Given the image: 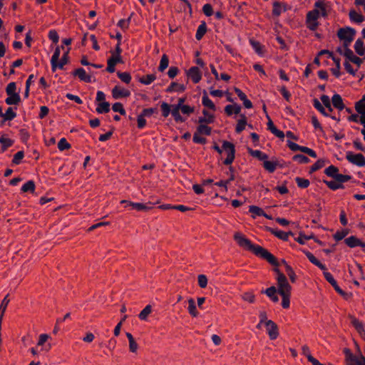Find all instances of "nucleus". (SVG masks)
Wrapping results in <instances>:
<instances>
[{
	"label": "nucleus",
	"mask_w": 365,
	"mask_h": 365,
	"mask_svg": "<svg viewBox=\"0 0 365 365\" xmlns=\"http://www.w3.org/2000/svg\"><path fill=\"white\" fill-rule=\"evenodd\" d=\"M351 178V175H342L338 174L336 175V177L334 178L336 181H338L339 183L342 184L343 182L349 181Z\"/></svg>",
	"instance_id": "774afa93"
},
{
	"label": "nucleus",
	"mask_w": 365,
	"mask_h": 365,
	"mask_svg": "<svg viewBox=\"0 0 365 365\" xmlns=\"http://www.w3.org/2000/svg\"><path fill=\"white\" fill-rule=\"evenodd\" d=\"M354 50L356 53L359 56L365 55V44L361 38H358L354 43Z\"/></svg>",
	"instance_id": "cd10ccee"
},
{
	"label": "nucleus",
	"mask_w": 365,
	"mask_h": 365,
	"mask_svg": "<svg viewBox=\"0 0 365 365\" xmlns=\"http://www.w3.org/2000/svg\"><path fill=\"white\" fill-rule=\"evenodd\" d=\"M268 230L274 236L284 241H287L289 235H292V232H286L277 229L269 228Z\"/></svg>",
	"instance_id": "6ab92c4d"
},
{
	"label": "nucleus",
	"mask_w": 365,
	"mask_h": 365,
	"mask_svg": "<svg viewBox=\"0 0 365 365\" xmlns=\"http://www.w3.org/2000/svg\"><path fill=\"white\" fill-rule=\"evenodd\" d=\"M235 92L240 98V99L243 102V105L246 108H252V102L247 99V96L240 88H235Z\"/></svg>",
	"instance_id": "f3484780"
},
{
	"label": "nucleus",
	"mask_w": 365,
	"mask_h": 365,
	"mask_svg": "<svg viewBox=\"0 0 365 365\" xmlns=\"http://www.w3.org/2000/svg\"><path fill=\"white\" fill-rule=\"evenodd\" d=\"M162 115L163 117L167 118L171 113L170 106L165 102L162 103L161 106Z\"/></svg>",
	"instance_id": "680f3d73"
},
{
	"label": "nucleus",
	"mask_w": 365,
	"mask_h": 365,
	"mask_svg": "<svg viewBox=\"0 0 365 365\" xmlns=\"http://www.w3.org/2000/svg\"><path fill=\"white\" fill-rule=\"evenodd\" d=\"M305 255L310 262L313 264L318 267L322 271L327 270L326 266L322 264L312 252L307 251L305 252Z\"/></svg>",
	"instance_id": "2eb2a0df"
},
{
	"label": "nucleus",
	"mask_w": 365,
	"mask_h": 365,
	"mask_svg": "<svg viewBox=\"0 0 365 365\" xmlns=\"http://www.w3.org/2000/svg\"><path fill=\"white\" fill-rule=\"evenodd\" d=\"M295 180L298 187L301 188H307L309 185V181L307 179L297 178Z\"/></svg>",
	"instance_id": "338daca9"
},
{
	"label": "nucleus",
	"mask_w": 365,
	"mask_h": 365,
	"mask_svg": "<svg viewBox=\"0 0 365 365\" xmlns=\"http://www.w3.org/2000/svg\"><path fill=\"white\" fill-rule=\"evenodd\" d=\"M277 292L280 295H291L292 287L289 284L287 277L277 270Z\"/></svg>",
	"instance_id": "7ed1b4c3"
},
{
	"label": "nucleus",
	"mask_w": 365,
	"mask_h": 365,
	"mask_svg": "<svg viewBox=\"0 0 365 365\" xmlns=\"http://www.w3.org/2000/svg\"><path fill=\"white\" fill-rule=\"evenodd\" d=\"M249 211L253 215V217H255V216H262L265 215V212L264 210L255 205H251L249 207Z\"/></svg>",
	"instance_id": "37998d69"
},
{
	"label": "nucleus",
	"mask_w": 365,
	"mask_h": 365,
	"mask_svg": "<svg viewBox=\"0 0 365 365\" xmlns=\"http://www.w3.org/2000/svg\"><path fill=\"white\" fill-rule=\"evenodd\" d=\"M61 55V48L57 46L54 51V53L51 59V65L52 71H56L57 69V62L59 60V57Z\"/></svg>",
	"instance_id": "412c9836"
},
{
	"label": "nucleus",
	"mask_w": 365,
	"mask_h": 365,
	"mask_svg": "<svg viewBox=\"0 0 365 365\" xmlns=\"http://www.w3.org/2000/svg\"><path fill=\"white\" fill-rule=\"evenodd\" d=\"M250 43L252 46V48L255 50V51L257 54H259V55L263 54V53H264L263 46L261 45V43L259 41L251 39L250 41Z\"/></svg>",
	"instance_id": "a19ab883"
},
{
	"label": "nucleus",
	"mask_w": 365,
	"mask_h": 365,
	"mask_svg": "<svg viewBox=\"0 0 365 365\" xmlns=\"http://www.w3.org/2000/svg\"><path fill=\"white\" fill-rule=\"evenodd\" d=\"M347 365H365V357L361 354L354 355L349 354L346 356Z\"/></svg>",
	"instance_id": "1a4fd4ad"
},
{
	"label": "nucleus",
	"mask_w": 365,
	"mask_h": 365,
	"mask_svg": "<svg viewBox=\"0 0 365 365\" xmlns=\"http://www.w3.org/2000/svg\"><path fill=\"white\" fill-rule=\"evenodd\" d=\"M202 114H203V116L199 118L200 123L210 124V123H212L215 121L214 114L210 113L206 109H204L202 110Z\"/></svg>",
	"instance_id": "4468645a"
},
{
	"label": "nucleus",
	"mask_w": 365,
	"mask_h": 365,
	"mask_svg": "<svg viewBox=\"0 0 365 365\" xmlns=\"http://www.w3.org/2000/svg\"><path fill=\"white\" fill-rule=\"evenodd\" d=\"M71 148V145L67 142L66 139L63 138L58 143V148L59 150L63 151L68 150Z\"/></svg>",
	"instance_id": "052dcab7"
},
{
	"label": "nucleus",
	"mask_w": 365,
	"mask_h": 365,
	"mask_svg": "<svg viewBox=\"0 0 365 365\" xmlns=\"http://www.w3.org/2000/svg\"><path fill=\"white\" fill-rule=\"evenodd\" d=\"M241 111V106L237 104H232L227 105L225 108V112L227 115H231L232 114H239Z\"/></svg>",
	"instance_id": "a878e982"
},
{
	"label": "nucleus",
	"mask_w": 365,
	"mask_h": 365,
	"mask_svg": "<svg viewBox=\"0 0 365 365\" xmlns=\"http://www.w3.org/2000/svg\"><path fill=\"white\" fill-rule=\"evenodd\" d=\"M313 106L317 110H319L324 116H329V113H327L324 107L317 99L314 100Z\"/></svg>",
	"instance_id": "3c124183"
},
{
	"label": "nucleus",
	"mask_w": 365,
	"mask_h": 365,
	"mask_svg": "<svg viewBox=\"0 0 365 365\" xmlns=\"http://www.w3.org/2000/svg\"><path fill=\"white\" fill-rule=\"evenodd\" d=\"M24 157V153L23 151H18L13 158L12 163L15 165H19L21 163V160Z\"/></svg>",
	"instance_id": "69168bd1"
},
{
	"label": "nucleus",
	"mask_w": 365,
	"mask_h": 365,
	"mask_svg": "<svg viewBox=\"0 0 365 365\" xmlns=\"http://www.w3.org/2000/svg\"><path fill=\"white\" fill-rule=\"evenodd\" d=\"M16 117V113L15 112V110H14L13 108L9 107L7 108V110L4 113L3 120L4 121L12 120Z\"/></svg>",
	"instance_id": "e433bc0d"
},
{
	"label": "nucleus",
	"mask_w": 365,
	"mask_h": 365,
	"mask_svg": "<svg viewBox=\"0 0 365 365\" xmlns=\"http://www.w3.org/2000/svg\"><path fill=\"white\" fill-rule=\"evenodd\" d=\"M277 166V163L273 160H268L267 159L263 162V167L269 173H273Z\"/></svg>",
	"instance_id": "7c9ffc66"
},
{
	"label": "nucleus",
	"mask_w": 365,
	"mask_h": 365,
	"mask_svg": "<svg viewBox=\"0 0 365 365\" xmlns=\"http://www.w3.org/2000/svg\"><path fill=\"white\" fill-rule=\"evenodd\" d=\"M35 190V183L33 180H29L21 187V191L24 192H34Z\"/></svg>",
	"instance_id": "58836bf2"
},
{
	"label": "nucleus",
	"mask_w": 365,
	"mask_h": 365,
	"mask_svg": "<svg viewBox=\"0 0 365 365\" xmlns=\"http://www.w3.org/2000/svg\"><path fill=\"white\" fill-rule=\"evenodd\" d=\"M346 245L349 247H357L360 240L354 236H351L345 239L344 240Z\"/></svg>",
	"instance_id": "c03bdc74"
},
{
	"label": "nucleus",
	"mask_w": 365,
	"mask_h": 365,
	"mask_svg": "<svg viewBox=\"0 0 365 365\" xmlns=\"http://www.w3.org/2000/svg\"><path fill=\"white\" fill-rule=\"evenodd\" d=\"M207 31V26L205 22H202L201 24L199 25L197 27L195 38L197 40H200L203 36L205 34Z\"/></svg>",
	"instance_id": "f704fd0d"
},
{
	"label": "nucleus",
	"mask_w": 365,
	"mask_h": 365,
	"mask_svg": "<svg viewBox=\"0 0 365 365\" xmlns=\"http://www.w3.org/2000/svg\"><path fill=\"white\" fill-rule=\"evenodd\" d=\"M152 312V307L150 305H147L139 314L138 317L141 320H146L148 315Z\"/></svg>",
	"instance_id": "5fc2aeb1"
},
{
	"label": "nucleus",
	"mask_w": 365,
	"mask_h": 365,
	"mask_svg": "<svg viewBox=\"0 0 365 365\" xmlns=\"http://www.w3.org/2000/svg\"><path fill=\"white\" fill-rule=\"evenodd\" d=\"M348 120L351 122L359 123L362 125L365 123V115L364 114H352Z\"/></svg>",
	"instance_id": "473e14b6"
},
{
	"label": "nucleus",
	"mask_w": 365,
	"mask_h": 365,
	"mask_svg": "<svg viewBox=\"0 0 365 365\" xmlns=\"http://www.w3.org/2000/svg\"><path fill=\"white\" fill-rule=\"evenodd\" d=\"M110 110V103L108 102L98 103L96 107V112L98 113H106Z\"/></svg>",
	"instance_id": "72a5a7b5"
},
{
	"label": "nucleus",
	"mask_w": 365,
	"mask_h": 365,
	"mask_svg": "<svg viewBox=\"0 0 365 365\" xmlns=\"http://www.w3.org/2000/svg\"><path fill=\"white\" fill-rule=\"evenodd\" d=\"M327 8V2L325 0H317L313 9L319 12V16L327 17L328 16Z\"/></svg>",
	"instance_id": "9d476101"
},
{
	"label": "nucleus",
	"mask_w": 365,
	"mask_h": 365,
	"mask_svg": "<svg viewBox=\"0 0 365 365\" xmlns=\"http://www.w3.org/2000/svg\"><path fill=\"white\" fill-rule=\"evenodd\" d=\"M351 324L359 334L365 339V325L356 318L351 319Z\"/></svg>",
	"instance_id": "a211bd4d"
},
{
	"label": "nucleus",
	"mask_w": 365,
	"mask_h": 365,
	"mask_svg": "<svg viewBox=\"0 0 365 365\" xmlns=\"http://www.w3.org/2000/svg\"><path fill=\"white\" fill-rule=\"evenodd\" d=\"M187 74L194 83H197L200 82L202 78L201 72L200 69L196 66L191 67L188 70Z\"/></svg>",
	"instance_id": "ddd939ff"
},
{
	"label": "nucleus",
	"mask_w": 365,
	"mask_h": 365,
	"mask_svg": "<svg viewBox=\"0 0 365 365\" xmlns=\"http://www.w3.org/2000/svg\"><path fill=\"white\" fill-rule=\"evenodd\" d=\"M185 90V87L183 85L177 83H172L167 88V92H180L183 91Z\"/></svg>",
	"instance_id": "49530a36"
},
{
	"label": "nucleus",
	"mask_w": 365,
	"mask_h": 365,
	"mask_svg": "<svg viewBox=\"0 0 365 365\" xmlns=\"http://www.w3.org/2000/svg\"><path fill=\"white\" fill-rule=\"evenodd\" d=\"M331 103L334 107L339 110H342L344 108V104L342 98L339 94H334L332 96Z\"/></svg>",
	"instance_id": "4be33fe9"
},
{
	"label": "nucleus",
	"mask_w": 365,
	"mask_h": 365,
	"mask_svg": "<svg viewBox=\"0 0 365 365\" xmlns=\"http://www.w3.org/2000/svg\"><path fill=\"white\" fill-rule=\"evenodd\" d=\"M287 9L284 4L275 1L273 3L272 14L279 16L282 13L286 11Z\"/></svg>",
	"instance_id": "b1692460"
},
{
	"label": "nucleus",
	"mask_w": 365,
	"mask_h": 365,
	"mask_svg": "<svg viewBox=\"0 0 365 365\" xmlns=\"http://www.w3.org/2000/svg\"><path fill=\"white\" fill-rule=\"evenodd\" d=\"M319 12L317 10H311L307 12L306 16V26L310 31H314L317 29L319 26Z\"/></svg>",
	"instance_id": "20e7f679"
},
{
	"label": "nucleus",
	"mask_w": 365,
	"mask_h": 365,
	"mask_svg": "<svg viewBox=\"0 0 365 365\" xmlns=\"http://www.w3.org/2000/svg\"><path fill=\"white\" fill-rule=\"evenodd\" d=\"M339 169L334 165H330L327 168L324 170V173L327 175L334 178L336 175L338 174Z\"/></svg>",
	"instance_id": "864d4df0"
},
{
	"label": "nucleus",
	"mask_w": 365,
	"mask_h": 365,
	"mask_svg": "<svg viewBox=\"0 0 365 365\" xmlns=\"http://www.w3.org/2000/svg\"><path fill=\"white\" fill-rule=\"evenodd\" d=\"M0 143L1 144L2 151L4 152L8 148L12 145L13 140L9 138L1 136L0 138Z\"/></svg>",
	"instance_id": "ea45409f"
},
{
	"label": "nucleus",
	"mask_w": 365,
	"mask_h": 365,
	"mask_svg": "<svg viewBox=\"0 0 365 365\" xmlns=\"http://www.w3.org/2000/svg\"><path fill=\"white\" fill-rule=\"evenodd\" d=\"M118 77L125 83L129 84L131 81V76L128 72H118Z\"/></svg>",
	"instance_id": "603ef678"
},
{
	"label": "nucleus",
	"mask_w": 365,
	"mask_h": 365,
	"mask_svg": "<svg viewBox=\"0 0 365 365\" xmlns=\"http://www.w3.org/2000/svg\"><path fill=\"white\" fill-rule=\"evenodd\" d=\"M320 99L323 105L327 108V110L329 112H331L332 108L331 106V101L329 97L327 95H322L320 97Z\"/></svg>",
	"instance_id": "bf43d9fd"
},
{
	"label": "nucleus",
	"mask_w": 365,
	"mask_h": 365,
	"mask_svg": "<svg viewBox=\"0 0 365 365\" xmlns=\"http://www.w3.org/2000/svg\"><path fill=\"white\" fill-rule=\"evenodd\" d=\"M337 51L345 56L347 60L357 65L358 67L362 63V59L354 55V52L349 48H337Z\"/></svg>",
	"instance_id": "0eeeda50"
},
{
	"label": "nucleus",
	"mask_w": 365,
	"mask_h": 365,
	"mask_svg": "<svg viewBox=\"0 0 365 365\" xmlns=\"http://www.w3.org/2000/svg\"><path fill=\"white\" fill-rule=\"evenodd\" d=\"M16 84L15 82L9 83L6 88V93L7 96H11L13 94H19V92L16 91Z\"/></svg>",
	"instance_id": "8fccbe9b"
},
{
	"label": "nucleus",
	"mask_w": 365,
	"mask_h": 365,
	"mask_svg": "<svg viewBox=\"0 0 365 365\" xmlns=\"http://www.w3.org/2000/svg\"><path fill=\"white\" fill-rule=\"evenodd\" d=\"M247 125V118L245 114H241L240 115V119L237 120V123L235 127V132L237 133H240L242 130L245 129Z\"/></svg>",
	"instance_id": "5701e85b"
},
{
	"label": "nucleus",
	"mask_w": 365,
	"mask_h": 365,
	"mask_svg": "<svg viewBox=\"0 0 365 365\" xmlns=\"http://www.w3.org/2000/svg\"><path fill=\"white\" fill-rule=\"evenodd\" d=\"M222 149L227 155V157L224 160V164L231 165L234 161L235 156V145L232 143L224 141L222 144Z\"/></svg>",
	"instance_id": "39448f33"
},
{
	"label": "nucleus",
	"mask_w": 365,
	"mask_h": 365,
	"mask_svg": "<svg viewBox=\"0 0 365 365\" xmlns=\"http://www.w3.org/2000/svg\"><path fill=\"white\" fill-rule=\"evenodd\" d=\"M171 114L177 122H183L185 120L180 114V108L172 106Z\"/></svg>",
	"instance_id": "6e6d98bb"
},
{
	"label": "nucleus",
	"mask_w": 365,
	"mask_h": 365,
	"mask_svg": "<svg viewBox=\"0 0 365 365\" xmlns=\"http://www.w3.org/2000/svg\"><path fill=\"white\" fill-rule=\"evenodd\" d=\"M355 109L359 114L365 115V94L360 101L355 103Z\"/></svg>",
	"instance_id": "2f4dec72"
},
{
	"label": "nucleus",
	"mask_w": 365,
	"mask_h": 365,
	"mask_svg": "<svg viewBox=\"0 0 365 365\" xmlns=\"http://www.w3.org/2000/svg\"><path fill=\"white\" fill-rule=\"evenodd\" d=\"M20 102V94H13L11 96H8V97L5 99V103L9 106L18 105Z\"/></svg>",
	"instance_id": "c756f323"
},
{
	"label": "nucleus",
	"mask_w": 365,
	"mask_h": 365,
	"mask_svg": "<svg viewBox=\"0 0 365 365\" xmlns=\"http://www.w3.org/2000/svg\"><path fill=\"white\" fill-rule=\"evenodd\" d=\"M70 51V48H68V50L64 53L61 59L58 61L57 62V68L63 69V66L68 63V52Z\"/></svg>",
	"instance_id": "de8ad7c7"
},
{
	"label": "nucleus",
	"mask_w": 365,
	"mask_h": 365,
	"mask_svg": "<svg viewBox=\"0 0 365 365\" xmlns=\"http://www.w3.org/2000/svg\"><path fill=\"white\" fill-rule=\"evenodd\" d=\"M122 61L121 56L112 53V56L108 59L106 70L109 73H113L115 70V67L118 63Z\"/></svg>",
	"instance_id": "9b49d317"
},
{
	"label": "nucleus",
	"mask_w": 365,
	"mask_h": 365,
	"mask_svg": "<svg viewBox=\"0 0 365 365\" xmlns=\"http://www.w3.org/2000/svg\"><path fill=\"white\" fill-rule=\"evenodd\" d=\"M356 35V31L351 27L341 28L338 30L337 36L339 38L343 41V47L341 48H349L353 41Z\"/></svg>",
	"instance_id": "f03ea898"
},
{
	"label": "nucleus",
	"mask_w": 365,
	"mask_h": 365,
	"mask_svg": "<svg viewBox=\"0 0 365 365\" xmlns=\"http://www.w3.org/2000/svg\"><path fill=\"white\" fill-rule=\"evenodd\" d=\"M156 79V76L153 73L148 74L141 77L139 81L144 85H150Z\"/></svg>",
	"instance_id": "c9c22d12"
},
{
	"label": "nucleus",
	"mask_w": 365,
	"mask_h": 365,
	"mask_svg": "<svg viewBox=\"0 0 365 365\" xmlns=\"http://www.w3.org/2000/svg\"><path fill=\"white\" fill-rule=\"evenodd\" d=\"M267 118L269 119L268 123H267V129L269 130H270L277 137L282 138V139L284 138V133L282 130H278L275 127V125H274L272 120L269 118V116H267Z\"/></svg>",
	"instance_id": "aec40b11"
},
{
	"label": "nucleus",
	"mask_w": 365,
	"mask_h": 365,
	"mask_svg": "<svg viewBox=\"0 0 365 365\" xmlns=\"http://www.w3.org/2000/svg\"><path fill=\"white\" fill-rule=\"evenodd\" d=\"M197 132H198L200 134L210 135L211 134V128L204 125L203 123H200V125L197 127Z\"/></svg>",
	"instance_id": "4d7b16f0"
},
{
	"label": "nucleus",
	"mask_w": 365,
	"mask_h": 365,
	"mask_svg": "<svg viewBox=\"0 0 365 365\" xmlns=\"http://www.w3.org/2000/svg\"><path fill=\"white\" fill-rule=\"evenodd\" d=\"M293 160L301 164H307L309 162L307 157L301 154L294 155Z\"/></svg>",
	"instance_id": "0e129e2a"
},
{
	"label": "nucleus",
	"mask_w": 365,
	"mask_h": 365,
	"mask_svg": "<svg viewBox=\"0 0 365 365\" xmlns=\"http://www.w3.org/2000/svg\"><path fill=\"white\" fill-rule=\"evenodd\" d=\"M251 154L253 157H255L263 162L268 158L266 153L258 150H252Z\"/></svg>",
	"instance_id": "13d9d810"
},
{
	"label": "nucleus",
	"mask_w": 365,
	"mask_h": 365,
	"mask_svg": "<svg viewBox=\"0 0 365 365\" xmlns=\"http://www.w3.org/2000/svg\"><path fill=\"white\" fill-rule=\"evenodd\" d=\"M151 202L148 203H140V202H133L131 204V207L138 210V211H148L153 208Z\"/></svg>",
	"instance_id": "393cba45"
},
{
	"label": "nucleus",
	"mask_w": 365,
	"mask_h": 365,
	"mask_svg": "<svg viewBox=\"0 0 365 365\" xmlns=\"http://www.w3.org/2000/svg\"><path fill=\"white\" fill-rule=\"evenodd\" d=\"M283 262L285 264V270H286L287 274L289 277L291 282L293 283L295 282L297 277H296L294 271L289 264H287L286 263V262L284 260L283 261Z\"/></svg>",
	"instance_id": "a18cd8bd"
},
{
	"label": "nucleus",
	"mask_w": 365,
	"mask_h": 365,
	"mask_svg": "<svg viewBox=\"0 0 365 365\" xmlns=\"http://www.w3.org/2000/svg\"><path fill=\"white\" fill-rule=\"evenodd\" d=\"M168 64H169L168 57L165 54H163L162 56L160 61L158 70L161 72L164 71L168 68Z\"/></svg>",
	"instance_id": "09e8293b"
},
{
	"label": "nucleus",
	"mask_w": 365,
	"mask_h": 365,
	"mask_svg": "<svg viewBox=\"0 0 365 365\" xmlns=\"http://www.w3.org/2000/svg\"><path fill=\"white\" fill-rule=\"evenodd\" d=\"M324 183L327 185L329 188H330L332 190H336L344 187L343 185L339 183L336 180L330 181L324 180Z\"/></svg>",
	"instance_id": "79ce46f5"
},
{
	"label": "nucleus",
	"mask_w": 365,
	"mask_h": 365,
	"mask_svg": "<svg viewBox=\"0 0 365 365\" xmlns=\"http://www.w3.org/2000/svg\"><path fill=\"white\" fill-rule=\"evenodd\" d=\"M266 327L267 334L270 339L273 340L277 338L279 332L277 324L272 320L266 321Z\"/></svg>",
	"instance_id": "f8f14e48"
},
{
	"label": "nucleus",
	"mask_w": 365,
	"mask_h": 365,
	"mask_svg": "<svg viewBox=\"0 0 365 365\" xmlns=\"http://www.w3.org/2000/svg\"><path fill=\"white\" fill-rule=\"evenodd\" d=\"M112 109L114 112H118L120 114L125 115L126 112L125 110L123 108V106L121 103H115L113 106Z\"/></svg>",
	"instance_id": "e2e57ef3"
},
{
	"label": "nucleus",
	"mask_w": 365,
	"mask_h": 365,
	"mask_svg": "<svg viewBox=\"0 0 365 365\" xmlns=\"http://www.w3.org/2000/svg\"><path fill=\"white\" fill-rule=\"evenodd\" d=\"M202 105H203L205 107H206V108H207L210 109V110H212V111H215V110H216V106H215V105L214 104V103L212 101V100H210V99L209 98V97L207 96V95L206 92H205V93H203V96H202Z\"/></svg>",
	"instance_id": "c85d7f7f"
},
{
	"label": "nucleus",
	"mask_w": 365,
	"mask_h": 365,
	"mask_svg": "<svg viewBox=\"0 0 365 365\" xmlns=\"http://www.w3.org/2000/svg\"><path fill=\"white\" fill-rule=\"evenodd\" d=\"M188 312L190 314L192 317H197L198 314V312L196 309V305L195 302L193 299L190 298L188 299Z\"/></svg>",
	"instance_id": "4c0bfd02"
},
{
	"label": "nucleus",
	"mask_w": 365,
	"mask_h": 365,
	"mask_svg": "<svg viewBox=\"0 0 365 365\" xmlns=\"http://www.w3.org/2000/svg\"><path fill=\"white\" fill-rule=\"evenodd\" d=\"M130 91L119 85H116L112 89V96L114 99L127 98L130 96Z\"/></svg>",
	"instance_id": "6e6552de"
},
{
	"label": "nucleus",
	"mask_w": 365,
	"mask_h": 365,
	"mask_svg": "<svg viewBox=\"0 0 365 365\" xmlns=\"http://www.w3.org/2000/svg\"><path fill=\"white\" fill-rule=\"evenodd\" d=\"M349 16L352 22L357 24H360L364 21V16L356 12L355 10H351L349 13Z\"/></svg>",
	"instance_id": "bb28decb"
},
{
	"label": "nucleus",
	"mask_w": 365,
	"mask_h": 365,
	"mask_svg": "<svg viewBox=\"0 0 365 365\" xmlns=\"http://www.w3.org/2000/svg\"><path fill=\"white\" fill-rule=\"evenodd\" d=\"M73 75L78 76L81 81L86 83L91 82V76L88 75L83 68H77L73 71Z\"/></svg>",
	"instance_id": "dca6fc26"
},
{
	"label": "nucleus",
	"mask_w": 365,
	"mask_h": 365,
	"mask_svg": "<svg viewBox=\"0 0 365 365\" xmlns=\"http://www.w3.org/2000/svg\"><path fill=\"white\" fill-rule=\"evenodd\" d=\"M346 160L351 164L359 167L365 166V157L361 153H354L348 151L346 153Z\"/></svg>",
	"instance_id": "423d86ee"
},
{
	"label": "nucleus",
	"mask_w": 365,
	"mask_h": 365,
	"mask_svg": "<svg viewBox=\"0 0 365 365\" xmlns=\"http://www.w3.org/2000/svg\"><path fill=\"white\" fill-rule=\"evenodd\" d=\"M234 239L241 247L246 250L251 251L255 255L266 259L272 265L278 266L277 259L272 254L259 245H253L251 241L242 234L236 232L234 235Z\"/></svg>",
	"instance_id": "f257e3e1"
}]
</instances>
